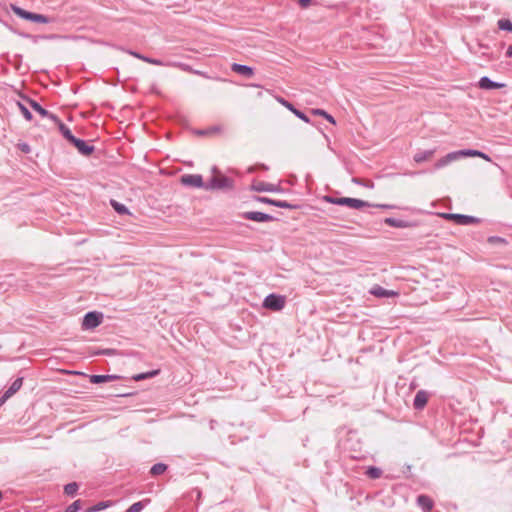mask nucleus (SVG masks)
Instances as JSON below:
<instances>
[{
	"instance_id": "4d7b16f0",
	"label": "nucleus",
	"mask_w": 512,
	"mask_h": 512,
	"mask_svg": "<svg viewBox=\"0 0 512 512\" xmlns=\"http://www.w3.org/2000/svg\"><path fill=\"white\" fill-rule=\"evenodd\" d=\"M74 373H75V374H78V375L86 376V374H85V373H83V372H74Z\"/></svg>"
},
{
	"instance_id": "6e6d98bb",
	"label": "nucleus",
	"mask_w": 512,
	"mask_h": 512,
	"mask_svg": "<svg viewBox=\"0 0 512 512\" xmlns=\"http://www.w3.org/2000/svg\"><path fill=\"white\" fill-rule=\"evenodd\" d=\"M15 58H17L19 60V62H20L21 59H22V56L21 55H15Z\"/></svg>"
},
{
	"instance_id": "c756f323",
	"label": "nucleus",
	"mask_w": 512,
	"mask_h": 512,
	"mask_svg": "<svg viewBox=\"0 0 512 512\" xmlns=\"http://www.w3.org/2000/svg\"><path fill=\"white\" fill-rule=\"evenodd\" d=\"M168 469V466L164 463H156L150 469V474L153 476L160 475Z\"/></svg>"
},
{
	"instance_id": "58836bf2",
	"label": "nucleus",
	"mask_w": 512,
	"mask_h": 512,
	"mask_svg": "<svg viewBox=\"0 0 512 512\" xmlns=\"http://www.w3.org/2000/svg\"><path fill=\"white\" fill-rule=\"evenodd\" d=\"M17 148H18L21 152H23V153H25V154H28V153H30V152H31V147H30V145H29L28 143H26V142H20V143H18V144H17Z\"/></svg>"
},
{
	"instance_id": "3c124183",
	"label": "nucleus",
	"mask_w": 512,
	"mask_h": 512,
	"mask_svg": "<svg viewBox=\"0 0 512 512\" xmlns=\"http://www.w3.org/2000/svg\"><path fill=\"white\" fill-rule=\"evenodd\" d=\"M7 400H8V398H5L4 394H2L0 396V406H2Z\"/></svg>"
},
{
	"instance_id": "1a4fd4ad",
	"label": "nucleus",
	"mask_w": 512,
	"mask_h": 512,
	"mask_svg": "<svg viewBox=\"0 0 512 512\" xmlns=\"http://www.w3.org/2000/svg\"><path fill=\"white\" fill-rule=\"evenodd\" d=\"M28 102L29 106L37 113H39L42 117L49 118L51 121H58V116L56 114L51 113L44 107H42L36 100L32 98H25Z\"/></svg>"
},
{
	"instance_id": "a878e982",
	"label": "nucleus",
	"mask_w": 512,
	"mask_h": 512,
	"mask_svg": "<svg viewBox=\"0 0 512 512\" xmlns=\"http://www.w3.org/2000/svg\"><path fill=\"white\" fill-rule=\"evenodd\" d=\"M159 372H160L159 369L151 370V371L135 374V375L132 376L131 379L133 381L138 382V381H142V380H145V379L153 378V377L157 376L159 374Z\"/></svg>"
},
{
	"instance_id": "79ce46f5",
	"label": "nucleus",
	"mask_w": 512,
	"mask_h": 512,
	"mask_svg": "<svg viewBox=\"0 0 512 512\" xmlns=\"http://www.w3.org/2000/svg\"><path fill=\"white\" fill-rule=\"evenodd\" d=\"M115 389L117 391L115 395L118 397H129L133 394L131 392H124L120 387H116Z\"/></svg>"
},
{
	"instance_id": "864d4df0",
	"label": "nucleus",
	"mask_w": 512,
	"mask_h": 512,
	"mask_svg": "<svg viewBox=\"0 0 512 512\" xmlns=\"http://www.w3.org/2000/svg\"><path fill=\"white\" fill-rule=\"evenodd\" d=\"M478 45H479V47H480L481 49H488V48H489V47H488V45L483 44V43H479Z\"/></svg>"
},
{
	"instance_id": "603ef678",
	"label": "nucleus",
	"mask_w": 512,
	"mask_h": 512,
	"mask_svg": "<svg viewBox=\"0 0 512 512\" xmlns=\"http://www.w3.org/2000/svg\"><path fill=\"white\" fill-rule=\"evenodd\" d=\"M101 350H102L101 348H98V349L94 350V351L92 352V355H94V356L102 355V354L100 353V351H101Z\"/></svg>"
},
{
	"instance_id": "c03bdc74",
	"label": "nucleus",
	"mask_w": 512,
	"mask_h": 512,
	"mask_svg": "<svg viewBox=\"0 0 512 512\" xmlns=\"http://www.w3.org/2000/svg\"><path fill=\"white\" fill-rule=\"evenodd\" d=\"M256 170H268V166L263 163H260V164L255 165L254 167H251L249 169V172H254Z\"/></svg>"
},
{
	"instance_id": "412c9836",
	"label": "nucleus",
	"mask_w": 512,
	"mask_h": 512,
	"mask_svg": "<svg viewBox=\"0 0 512 512\" xmlns=\"http://www.w3.org/2000/svg\"><path fill=\"white\" fill-rule=\"evenodd\" d=\"M461 157H480L486 161H491V158L488 154L475 149H463L459 150Z\"/></svg>"
},
{
	"instance_id": "9b49d317",
	"label": "nucleus",
	"mask_w": 512,
	"mask_h": 512,
	"mask_svg": "<svg viewBox=\"0 0 512 512\" xmlns=\"http://www.w3.org/2000/svg\"><path fill=\"white\" fill-rule=\"evenodd\" d=\"M88 377H89L90 383H92V384H101V383H105V382L124 379L123 376L117 375V374H102V375L92 374V375H89Z\"/></svg>"
},
{
	"instance_id": "8fccbe9b",
	"label": "nucleus",
	"mask_w": 512,
	"mask_h": 512,
	"mask_svg": "<svg viewBox=\"0 0 512 512\" xmlns=\"http://www.w3.org/2000/svg\"><path fill=\"white\" fill-rule=\"evenodd\" d=\"M219 130H220L219 126H213L212 128L208 129V134L218 132Z\"/></svg>"
},
{
	"instance_id": "2eb2a0df",
	"label": "nucleus",
	"mask_w": 512,
	"mask_h": 512,
	"mask_svg": "<svg viewBox=\"0 0 512 512\" xmlns=\"http://www.w3.org/2000/svg\"><path fill=\"white\" fill-rule=\"evenodd\" d=\"M429 393L425 390H419L415 394L413 407L416 410H422L428 403Z\"/></svg>"
},
{
	"instance_id": "5701e85b",
	"label": "nucleus",
	"mask_w": 512,
	"mask_h": 512,
	"mask_svg": "<svg viewBox=\"0 0 512 512\" xmlns=\"http://www.w3.org/2000/svg\"><path fill=\"white\" fill-rule=\"evenodd\" d=\"M23 384V378L18 377L16 378L12 384L8 387V389L3 393L5 398L12 397L16 392L20 390Z\"/></svg>"
},
{
	"instance_id": "c9c22d12",
	"label": "nucleus",
	"mask_w": 512,
	"mask_h": 512,
	"mask_svg": "<svg viewBox=\"0 0 512 512\" xmlns=\"http://www.w3.org/2000/svg\"><path fill=\"white\" fill-rule=\"evenodd\" d=\"M81 507H82L81 500H76L66 507L65 512H77L81 509Z\"/></svg>"
},
{
	"instance_id": "f8f14e48",
	"label": "nucleus",
	"mask_w": 512,
	"mask_h": 512,
	"mask_svg": "<svg viewBox=\"0 0 512 512\" xmlns=\"http://www.w3.org/2000/svg\"><path fill=\"white\" fill-rule=\"evenodd\" d=\"M279 102L286 107L289 111H291L297 118L301 119L305 123H312L309 116H307L303 111L296 108L291 102L287 101L284 98H279Z\"/></svg>"
},
{
	"instance_id": "f704fd0d",
	"label": "nucleus",
	"mask_w": 512,
	"mask_h": 512,
	"mask_svg": "<svg viewBox=\"0 0 512 512\" xmlns=\"http://www.w3.org/2000/svg\"><path fill=\"white\" fill-rule=\"evenodd\" d=\"M17 106L20 110V112L22 113L23 117L27 120V121H31L33 119V115L32 113L30 112V110L21 102H17Z\"/></svg>"
},
{
	"instance_id": "49530a36",
	"label": "nucleus",
	"mask_w": 512,
	"mask_h": 512,
	"mask_svg": "<svg viewBox=\"0 0 512 512\" xmlns=\"http://www.w3.org/2000/svg\"><path fill=\"white\" fill-rule=\"evenodd\" d=\"M312 0H298V4L302 7V8H308L309 5L311 4Z\"/></svg>"
},
{
	"instance_id": "bb28decb",
	"label": "nucleus",
	"mask_w": 512,
	"mask_h": 512,
	"mask_svg": "<svg viewBox=\"0 0 512 512\" xmlns=\"http://www.w3.org/2000/svg\"><path fill=\"white\" fill-rule=\"evenodd\" d=\"M110 205L115 210V212L118 213L119 215H130L131 214L129 209L124 204H122L114 199L110 200Z\"/></svg>"
},
{
	"instance_id": "ddd939ff",
	"label": "nucleus",
	"mask_w": 512,
	"mask_h": 512,
	"mask_svg": "<svg viewBox=\"0 0 512 512\" xmlns=\"http://www.w3.org/2000/svg\"><path fill=\"white\" fill-rule=\"evenodd\" d=\"M384 223L394 228H412L416 227L418 223L416 221L400 220L393 217H387L384 219Z\"/></svg>"
},
{
	"instance_id": "a211bd4d",
	"label": "nucleus",
	"mask_w": 512,
	"mask_h": 512,
	"mask_svg": "<svg viewBox=\"0 0 512 512\" xmlns=\"http://www.w3.org/2000/svg\"><path fill=\"white\" fill-rule=\"evenodd\" d=\"M370 293L377 298H391L398 295L394 290H387L379 285L371 288Z\"/></svg>"
},
{
	"instance_id": "20e7f679",
	"label": "nucleus",
	"mask_w": 512,
	"mask_h": 512,
	"mask_svg": "<svg viewBox=\"0 0 512 512\" xmlns=\"http://www.w3.org/2000/svg\"><path fill=\"white\" fill-rule=\"evenodd\" d=\"M286 298L282 295L271 293L263 300V307L273 311H280L284 308Z\"/></svg>"
},
{
	"instance_id": "e433bc0d",
	"label": "nucleus",
	"mask_w": 512,
	"mask_h": 512,
	"mask_svg": "<svg viewBox=\"0 0 512 512\" xmlns=\"http://www.w3.org/2000/svg\"><path fill=\"white\" fill-rule=\"evenodd\" d=\"M487 241L490 244H506L507 243V241L504 238L499 237V236H490Z\"/></svg>"
},
{
	"instance_id": "cd10ccee",
	"label": "nucleus",
	"mask_w": 512,
	"mask_h": 512,
	"mask_svg": "<svg viewBox=\"0 0 512 512\" xmlns=\"http://www.w3.org/2000/svg\"><path fill=\"white\" fill-rule=\"evenodd\" d=\"M273 206L283 209L295 210L299 208L298 204H293L285 200H274Z\"/></svg>"
},
{
	"instance_id": "7c9ffc66",
	"label": "nucleus",
	"mask_w": 512,
	"mask_h": 512,
	"mask_svg": "<svg viewBox=\"0 0 512 512\" xmlns=\"http://www.w3.org/2000/svg\"><path fill=\"white\" fill-rule=\"evenodd\" d=\"M110 505H111L110 501H100V502L96 503L95 505L89 507L87 509V512H99V511H102V510L108 508Z\"/></svg>"
},
{
	"instance_id": "7ed1b4c3",
	"label": "nucleus",
	"mask_w": 512,
	"mask_h": 512,
	"mask_svg": "<svg viewBox=\"0 0 512 512\" xmlns=\"http://www.w3.org/2000/svg\"><path fill=\"white\" fill-rule=\"evenodd\" d=\"M11 10L18 17H20L21 19L27 20V21H31V22H35V23H43V24H48L51 22V19L48 16L27 11L15 4H11Z\"/></svg>"
},
{
	"instance_id": "4468645a",
	"label": "nucleus",
	"mask_w": 512,
	"mask_h": 512,
	"mask_svg": "<svg viewBox=\"0 0 512 512\" xmlns=\"http://www.w3.org/2000/svg\"><path fill=\"white\" fill-rule=\"evenodd\" d=\"M478 87L482 90H495L505 87V84L493 81L487 76H483L478 81Z\"/></svg>"
},
{
	"instance_id": "6e6552de",
	"label": "nucleus",
	"mask_w": 512,
	"mask_h": 512,
	"mask_svg": "<svg viewBox=\"0 0 512 512\" xmlns=\"http://www.w3.org/2000/svg\"><path fill=\"white\" fill-rule=\"evenodd\" d=\"M70 144L73 145L81 155L86 157L90 156L95 151L93 145L77 137H75Z\"/></svg>"
},
{
	"instance_id": "bf43d9fd",
	"label": "nucleus",
	"mask_w": 512,
	"mask_h": 512,
	"mask_svg": "<svg viewBox=\"0 0 512 512\" xmlns=\"http://www.w3.org/2000/svg\"><path fill=\"white\" fill-rule=\"evenodd\" d=\"M436 512H440V511H436Z\"/></svg>"
},
{
	"instance_id": "c85d7f7f",
	"label": "nucleus",
	"mask_w": 512,
	"mask_h": 512,
	"mask_svg": "<svg viewBox=\"0 0 512 512\" xmlns=\"http://www.w3.org/2000/svg\"><path fill=\"white\" fill-rule=\"evenodd\" d=\"M129 53L131 55H133L134 57H136L138 59H141V60H143V61H145L147 63L153 64V65H162V61L159 60V59L150 58V57L141 55L140 53L134 52V51H130Z\"/></svg>"
},
{
	"instance_id": "a18cd8bd",
	"label": "nucleus",
	"mask_w": 512,
	"mask_h": 512,
	"mask_svg": "<svg viewBox=\"0 0 512 512\" xmlns=\"http://www.w3.org/2000/svg\"><path fill=\"white\" fill-rule=\"evenodd\" d=\"M326 113L327 112L325 110L320 109V108L311 109V114H313V115L324 117L326 115Z\"/></svg>"
},
{
	"instance_id": "473e14b6",
	"label": "nucleus",
	"mask_w": 512,
	"mask_h": 512,
	"mask_svg": "<svg viewBox=\"0 0 512 512\" xmlns=\"http://www.w3.org/2000/svg\"><path fill=\"white\" fill-rule=\"evenodd\" d=\"M382 474V470L376 466H369L366 475L371 479H378Z\"/></svg>"
},
{
	"instance_id": "a19ab883",
	"label": "nucleus",
	"mask_w": 512,
	"mask_h": 512,
	"mask_svg": "<svg viewBox=\"0 0 512 512\" xmlns=\"http://www.w3.org/2000/svg\"><path fill=\"white\" fill-rule=\"evenodd\" d=\"M100 353L102 355H105V356H113V355H116L117 354V351L115 349H111V348H105V349H102L100 351Z\"/></svg>"
},
{
	"instance_id": "f03ea898",
	"label": "nucleus",
	"mask_w": 512,
	"mask_h": 512,
	"mask_svg": "<svg viewBox=\"0 0 512 512\" xmlns=\"http://www.w3.org/2000/svg\"><path fill=\"white\" fill-rule=\"evenodd\" d=\"M324 201L330 204L338 206H346L351 209H361L364 207H370L371 203L362 199L351 198V197H334L330 195L324 196Z\"/></svg>"
},
{
	"instance_id": "dca6fc26",
	"label": "nucleus",
	"mask_w": 512,
	"mask_h": 512,
	"mask_svg": "<svg viewBox=\"0 0 512 512\" xmlns=\"http://www.w3.org/2000/svg\"><path fill=\"white\" fill-rule=\"evenodd\" d=\"M231 70L239 75H242L246 78H251L254 75V69L251 66L233 63L231 65Z\"/></svg>"
},
{
	"instance_id": "5fc2aeb1",
	"label": "nucleus",
	"mask_w": 512,
	"mask_h": 512,
	"mask_svg": "<svg viewBox=\"0 0 512 512\" xmlns=\"http://www.w3.org/2000/svg\"><path fill=\"white\" fill-rule=\"evenodd\" d=\"M198 134L199 135H207L208 134V130H200V131H198Z\"/></svg>"
},
{
	"instance_id": "b1692460",
	"label": "nucleus",
	"mask_w": 512,
	"mask_h": 512,
	"mask_svg": "<svg viewBox=\"0 0 512 512\" xmlns=\"http://www.w3.org/2000/svg\"><path fill=\"white\" fill-rule=\"evenodd\" d=\"M151 502L150 498L142 499L138 502L133 503L125 512H141Z\"/></svg>"
},
{
	"instance_id": "0eeeda50",
	"label": "nucleus",
	"mask_w": 512,
	"mask_h": 512,
	"mask_svg": "<svg viewBox=\"0 0 512 512\" xmlns=\"http://www.w3.org/2000/svg\"><path fill=\"white\" fill-rule=\"evenodd\" d=\"M241 217L243 219H245V220H250V221H254V222H261V223L271 222V221L277 220V218H275L274 216H272L270 214H267V213H264V212H260V211H247V212H243L241 214Z\"/></svg>"
},
{
	"instance_id": "4c0bfd02",
	"label": "nucleus",
	"mask_w": 512,
	"mask_h": 512,
	"mask_svg": "<svg viewBox=\"0 0 512 512\" xmlns=\"http://www.w3.org/2000/svg\"><path fill=\"white\" fill-rule=\"evenodd\" d=\"M254 199L260 203H264V204H268V205H272V206H273V203L275 200V199L265 197V196H255Z\"/></svg>"
},
{
	"instance_id": "aec40b11",
	"label": "nucleus",
	"mask_w": 512,
	"mask_h": 512,
	"mask_svg": "<svg viewBox=\"0 0 512 512\" xmlns=\"http://www.w3.org/2000/svg\"><path fill=\"white\" fill-rule=\"evenodd\" d=\"M480 222H481V219L474 217V216H470V215L457 213L456 217H455V224H457V225L466 226V225H471V224H478Z\"/></svg>"
},
{
	"instance_id": "4be33fe9",
	"label": "nucleus",
	"mask_w": 512,
	"mask_h": 512,
	"mask_svg": "<svg viewBox=\"0 0 512 512\" xmlns=\"http://www.w3.org/2000/svg\"><path fill=\"white\" fill-rule=\"evenodd\" d=\"M57 126L61 133V135L66 139L69 143L75 138L70 128L66 126L58 117V121H53Z\"/></svg>"
},
{
	"instance_id": "13d9d810",
	"label": "nucleus",
	"mask_w": 512,
	"mask_h": 512,
	"mask_svg": "<svg viewBox=\"0 0 512 512\" xmlns=\"http://www.w3.org/2000/svg\"><path fill=\"white\" fill-rule=\"evenodd\" d=\"M2 497H3V494H2V492L0 491V500L2 499Z\"/></svg>"
},
{
	"instance_id": "39448f33",
	"label": "nucleus",
	"mask_w": 512,
	"mask_h": 512,
	"mask_svg": "<svg viewBox=\"0 0 512 512\" xmlns=\"http://www.w3.org/2000/svg\"><path fill=\"white\" fill-rule=\"evenodd\" d=\"M103 321V313L98 311L87 312L82 320V328L91 330L98 327Z\"/></svg>"
},
{
	"instance_id": "f3484780",
	"label": "nucleus",
	"mask_w": 512,
	"mask_h": 512,
	"mask_svg": "<svg viewBox=\"0 0 512 512\" xmlns=\"http://www.w3.org/2000/svg\"><path fill=\"white\" fill-rule=\"evenodd\" d=\"M459 158H461V154L459 153V151L450 152V153L446 154L444 157L440 158L435 163V168H437V169L443 168V167L447 166L448 164H450L451 162L458 160Z\"/></svg>"
},
{
	"instance_id": "de8ad7c7",
	"label": "nucleus",
	"mask_w": 512,
	"mask_h": 512,
	"mask_svg": "<svg viewBox=\"0 0 512 512\" xmlns=\"http://www.w3.org/2000/svg\"><path fill=\"white\" fill-rule=\"evenodd\" d=\"M324 118H325L328 122H330L331 124H333V125H335V124H336V120H335V118H334L331 114H329L328 112L326 113V115L324 116Z\"/></svg>"
},
{
	"instance_id": "f257e3e1",
	"label": "nucleus",
	"mask_w": 512,
	"mask_h": 512,
	"mask_svg": "<svg viewBox=\"0 0 512 512\" xmlns=\"http://www.w3.org/2000/svg\"><path fill=\"white\" fill-rule=\"evenodd\" d=\"M212 176L207 181L206 190H230L234 187L233 179L223 175L220 170L213 166L211 168Z\"/></svg>"
},
{
	"instance_id": "ea45409f",
	"label": "nucleus",
	"mask_w": 512,
	"mask_h": 512,
	"mask_svg": "<svg viewBox=\"0 0 512 512\" xmlns=\"http://www.w3.org/2000/svg\"><path fill=\"white\" fill-rule=\"evenodd\" d=\"M370 207H376L380 209H396L398 206L392 204H371Z\"/></svg>"
},
{
	"instance_id": "423d86ee",
	"label": "nucleus",
	"mask_w": 512,
	"mask_h": 512,
	"mask_svg": "<svg viewBox=\"0 0 512 512\" xmlns=\"http://www.w3.org/2000/svg\"><path fill=\"white\" fill-rule=\"evenodd\" d=\"M180 183L186 187L202 188L206 190L207 182H204L200 174H183L180 177Z\"/></svg>"
},
{
	"instance_id": "6ab92c4d",
	"label": "nucleus",
	"mask_w": 512,
	"mask_h": 512,
	"mask_svg": "<svg viewBox=\"0 0 512 512\" xmlns=\"http://www.w3.org/2000/svg\"><path fill=\"white\" fill-rule=\"evenodd\" d=\"M416 501L423 512H430L433 509L434 502L428 495L420 494L417 496Z\"/></svg>"
},
{
	"instance_id": "37998d69",
	"label": "nucleus",
	"mask_w": 512,
	"mask_h": 512,
	"mask_svg": "<svg viewBox=\"0 0 512 512\" xmlns=\"http://www.w3.org/2000/svg\"><path fill=\"white\" fill-rule=\"evenodd\" d=\"M457 213H442L441 217L448 221H453L455 223V217Z\"/></svg>"
},
{
	"instance_id": "2f4dec72",
	"label": "nucleus",
	"mask_w": 512,
	"mask_h": 512,
	"mask_svg": "<svg viewBox=\"0 0 512 512\" xmlns=\"http://www.w3.org/2000/svg\"><path fill=\"white\" fill-rule=\"evenodd\" d=\"M498 28L512 33V22L507 18H501L497 22Z\"/></svg>"
},
{
	"instance_id": "393cba45",
	"label": "nucleus",
	"mask_w": 512,
	"mask_h": 512,
	"mask_svg": "<svg viewBox=\"0 0 512 512\" xmlns=\"http://www.w3.org/2000/svg\"><path fill=\"white\" fill-rule=\"evenodd\" d=\"M434 152H435V150H433V149L419 151L414 155L413 159L416 163H422L424 161L429 160L433 156Z\"/></svg>"
},
{
	"instance_id": "72a5a7b5",
	"label": "nucleus",
	"mask_w": 512,
	"mask_h": 512,
	"mask_svg": "<svg viewBox=\"0 0 512 512\" xmlns=\"http://www.w3.org/2000/svg\"><path fill=\"white\" fill-rule=\"evenodd\" d=\"M79 485L76 482L68 483L64 486V493L73 497L78 491Z\"/></svg>"
},
{
	"instance_id": "09e8293b",
	"label": "nucleus",
	"mask_w": 512,
	"mask_h": 512,
	"mask_svg": "<svg viewBox=\"0 0 512 512\" xmlns=\"http://www.w3.org/2000/svg\"><path fill=\"white\" fill-rule=\"evenodd\" d=\"M506 57L507 58H512V44L509 45L507 50H506Z\"/></svg>"
},
{
	"instance_id": "9d476101",
	"label": "nucleus",
	"mask_w": 512,
	"mask_h": 512,
	"mask_svg": "<svg viewBox=\"0 0 512 512\" xmlns=\"http://www.w3.org/2000/svg\"><path fill=\"white\" fill-rule=\"evenodd\" d=\"M251 190L256 191V192H273V193L283 191V189L279 185L266 183L263 181L254 182L251 185Z\"/></svg>"
}]
</instances>
